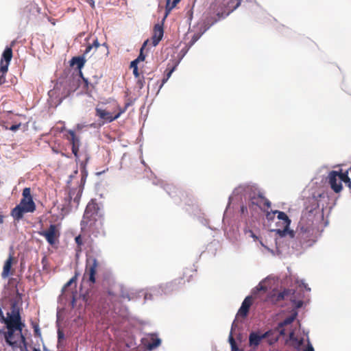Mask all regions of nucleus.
<instances>
[{
  "label": "nucleus",
  "mask_w": 351,
  "mask_h": 351,
  "mask_svg": "<svg viewBox=\"0 0 351 351\" xmlns=\"http://www.w3.org/2000/svg\"><path fill=\"white\" fill-rule=\"evenodd\" d=\"M67 133L68 136H66V138L71 145L72 153L74 156L77 158L79 157L78 152L81 145L80 137L76 136L73 130H69L67 131Z\"/></svg>",
  "instance_id": "12"
},
{
  "label": "nucleus",
  "mask_w": 351,
  "mask_h": 351,
  "mask_svg": "<svg viewBox=\"0 0 351 351\" xmlns=\"http://www.w3.org/2000/svg\"><path fill=\"white\" fill-rule=\"evenodd\" d=\"M70 296L72 298L71 304H72V306L73 307L75 306V294H74L73 291L71 292Z\"/></svg>",
  "instance_id": "37"
},
{
  "label": "nucleus",
  "mask_w": 351,
  "mask_h": 351,
  "mask_svg": "<svg viewBox=\"0 0 351 351\" xmlns=\"http://www.w3.org/2000/svg\"><path fill=\"white\" fill-rule=\"evenodd\" d=\"M241 0H237V3L235 5H233L232 0H230L228 1H226V0H223L221 3L220 2V0H215V2L212 5L215 6L216 5L219 4L221 10H223L224 8H228V12H219L217 13V16H219V18H224L227 16L230 12L237 9L241 5Z\"/></svg>",
  "instance_id": "9"
},
{
  "label": "nucleus",
  "mask_w": 351,
  "mask_h": 351,
  "mask_svg": "<svg viewBox=\"0 0 351 351\" xmlns=\"http://www.w3.org/2000/svg\"><path fill=\"white\" fill-rule=\"evenodd\" d=\"M22 196L20 203L11 210L12 217L16 221L22 219L25 213H33L36 210V204L31 194V189L25 188L23 190Z\"/></svg>",
  "instance_id": "3"
},
{
  "label": "nucleus",
  "mask_w": 351,
  "mask_h": 351,
  "mask_svg": "<svg viewBox=\"0 0 351 351\" xmlns=\"http://www.w3.org/2000/svg\"><path fill=\"white\" fill-rule=\"evenodd\" d=\"M161 344V339L155 334L150 335L149 339L146 345L147 349L152 351L158 348Z\"/></svg>",
  "instance_id": "21"
},
{
  "label": "nucleus",
  "mask_w": 351,
  "mask_h": 351,
  "mask_svg": "<svg viewBox=\"0 0 351 351\" xmlns=\"http://www.w3.org/2000/svg\"><path fill=\"white\" fill-rule=\"evenodd\" d=\"M172 72H173V69H172V70H171V71H169L168 72V73L167 74V77H166V78H164V79L162 80V83H161V84H160V88L164 85V84H165V83L168 80V79L170 77V76H171V75Z\"/></svg>",
  "instance_id": "36"
},
{
  "label": "nucleus",
  "mask_w": 351,
  "mask_h": 351,
  "mask_svg": "<svg viewBox=\"0 0 351 351\" xmlns=\"http://www.w3.org/2000/svg\"><path fill=\"white\" fill-rule=\"evenodd\" d=\"M174 284H176V282H171L170 285H171V286H173Z\"/></svg>",
  "instance_id": "55"
},
{
  "label": "nucleus",
  "mask_w": 351,
  "mask_h": 351,
  "mask_svg": "<svg viewBox=\"0 0 351 351\" xmlns=\"http://www.w3.org/2000/svg\"><path fill=\"white\" fill-rule=\"evenodd\" d=\"M164 34V29L162 25L156 24L153 29V35L152 36V43L154 47L158 45L162 40Z\"/></svg>",
  "instance_id": "16"
},
{
  "label": "nucleus",
  "mask_w": 351,
  "mask_h": 351,
  "mask_svg": "<svg viewBox=\"0 0 351 351\" xmlns=\"http://www.w3.org/2000/svg\"><path fill=\"white\" fill-rule=\"evenodd\" d=\"M348 173L349 171L348 170L345 172H342L341 171L338 172V178L341 182V181L344 183L350 182V178L348 177Z\"/></svg>",
  "instance_id": "25"
},
{
  "label": "nucleus",
  "mask_w": 351,
  "mask_h": 351,
  "mask_svg": "<svg viewBox=\"0 0 351 351\" xmlns=\"http://www.w3.org/2000/svg\"><path fill=\"white\" fill-rule=\"evenodd\" d=\"M100 47H102L104 48V56H108L109 54V48H108V44L106 43H104L102 45H101L99 43L97 38H95L93 40L92 44H88L86 47V49L83 53V56L86 58V56H88V54L90 53V51L92 50H94V52H95Z\"/></svg>",
  "instance_id": "13"
},
{
  "label": "nucleus",
  "mask_w": 351,
  "mask_h": 351,
  "mask_svg": "<svg viewBox=\"0 0 351 351\" xmlns=\"http://www.w3.org/2000/svg\"><path fill=\"white\" fill-rule=\"evenodd\" d=\"M149 40H147L144 42L141 49V53L140 55L138 56V58L136 59H135V60H137V62L138 63L140 61H143L145 60V56L143 54V48L147 45V44L149 43Z\"/></svg>",
  "instance_id": "31"
},
{
  "label": "nucleus",
  "mask_w": 351,
  "mask_h": 351,
  "mask_svg": "<svg viewBox=\"0 0 351 351\" xmlns=\"http://www.w3.org/2000/svg\"><path fill=\"white\" fill-rule=\"evenodd\" d=\"M304 351H314V348L313 346L308 343L306 348L304 350Z\"/></svg>",
  "instance_id": "38"
},
{
  "label": "nucleus",
  "mask_w": 351,
  "mask_h": 351,
  "mask_svg": "<svg viewBox=\"0 0 351 351\" xmlns=\"http://www.w3.org/2000/svg\"><path fill=\"white\" fill-rule=\"evenodd\" d=\"M78 274L75 273V276L72 277L63 287L62 291V292H66V289L71 286L72 283H74L76 282Z\"/></svg>",
  "instance_id": "28"
},
{
  "label": "nucleus",
  "mask_w": 351,
  "mask_h": 351,
  "mask_svg": "<svg viewBox=\"0 0 351 351\" xmlns=\"http://www.w3.org/2000/svg\"><path fill=\"white\" fill-rule=\"evenodd\" d=\"M32 326H33L34 331V335L36 337H40L41 332H40V330L39 328V326L37 324L32 323Z\"/></svg>",
  "instance_id": "33"
},
{
  "label": "nucleus",
  "mask_w": 351,
  "mask_h": 351,
  "mask_svg": "<svg viewBox=\"0 0 351 351\" xmlns=\"http://www.w3.org/2000/svg\"><path fill=\"white\" fill-rule=\"evenodd\" d=\"M257 206L261 210L266 211L271 208V204L262 193H258L250 197L249 206Z\"/></svg>",
  "instance_id": "8"
},
{
  "label": "nucleus",
  "mask_w": 351,
  "mask_h": 351,
  "mask_svg": "<svg viewBox=\"0 0 351 351\" xmlns=\"http://www.w3.org/2000/svg\"><path fill=\"white\" fill-rule=\"evenodd\" d=\"M12 58V49L11 47H6L3 52L0 61V72L3 74L7 73L8 66Z\"/></svg>",
  "instance_id": "11"
},
{
  "label": "nucleus",
  "mask_w": 351,
  "mask_h": 351,
  "mask_svg": "<svg viewBox=\"0 0 351 351\" xmlns=\"http://www.w3.org/2000/svg\"><path fill=\"white\" fill-rule=\"evenodd\" d=\"M181 0H166L165 16H167L171 11L176 6Z\"/></svg>",
  "instance_id": "24"
},
{
  "label": "nucleus",
  "mask_w": 351,
  "mask_h": 351,
  "mask_svg": "<svg viewBox=\"0 0 351 351\" xmlns=\"http://www.w3.org/2000/svg\"><path fill=\"white\" fill-rule=\"evenodd\" d=\"M34 351H40L39 349L34 348Z\"/></svg>",
  "instance_id": "56"
},
{
  "label": "nucleus",
  "mask_w": 351,
  "mask_h": 351,
  "mask_svg": "<svg viewBox=\"0 0 351 351\" xmlns=\"http://www.w3.org/2000/svg\"><path fill=\"white\" fill-rule=\"evenodd\" d=\"M290 292V290L285 289L282 292H280L276 295V302H279L285 299V296L287 295Z\"/></svg>",
  "instance_id": "29"
},
{
  "label": "nucleus",
  "mask_w": 351,
  "mask_h": 351,
  "mask_svg": "<svg viewBox=\"0 0 351 351\" xmlns=\"http://www.w3.org/2000/svg\"><path fill=\"white\" fill-rule=\"evenodd\" d=\"M241 210L242 213H244L245 212H247V207L245 206H241Z\"/></svg>",
  "instance_id": "45"
},
{
  "label": "nucleus",
  "mask_w": 351,
  "mask_h": 351,
  "mask_svg": "<svg viewBox=\"0 0 351 351\" xmlns=\"http://www.w3.org/2000/svg\"><path fill=\"white\" fill-rule=\"evenodd\" d=\"M0 317L2 319V321L3 320V318H5L4 315H3V311L1 310V308H0Z\"/></svg>",
  "instance_id": "46"
},
{
  "label": "nucleus",
  "mask_w": 351,
  "mask_h": 351,
  "mask_svg": "<svg viewBox=\"0 0 351 351\" xmlns=\"http://www.w3.org/2000/svg\"><path fill=\"white\" fill-rule=\"evenodd\" d=\"M137 84H138V85L139 88H143V86L144 80H141V79H139V80H138V82H137Z\"/></svg>",
  "instance_id": "44"
},
{
  "label": "nucleus",
  "mask_w": 351,
  "mask_h": 351,
  "mask_svg": "<svg viewBox=\"0 0 351 351\" xmlns=\"http://www.w3.org/2000/svg\"><path fill=\"white\" fill-rule=\"evenodd\" d=\"M5 74H3L1 75H0V85L4 84L5 82Z\"/></svg>",
  "instance_id": "42"
},
{
  "label": "nucleus",
  "mask_w": 351,
  "mask_h": 351,
  "mask_svg": "<svg viewBox=\"0 0 351 351\" xmlns=\"http://www.w3.org/2000/svg\"><path fill=\"white\" fill-rule=\"evenodd\" d=\"M21 125V124L19 123V124L12 125L10 127H8L7 125H2V127L4 128L5 130L16 131L20 128Z\"/></svg>",
  "instance_id": "34"
},
{
  "label": "nucleus",
  "mask_w": 351,
  "mask_h": 351,
  "mask_svg": "<svg viewBox=\"0 0 351 351\" xmlns=\"http://www.w3.org/2000/svg\"><path fill=\"white\" fill-rule=\"evenodd\" d=\"M99 207L95 199H91L87 204L83 219L81 221L82 229L87 230L92 234H105L103 221L99 214Z\"/></svg>",
  "instance_id": "2"
},
{
  "label": "nucleus",
  "mask_w": 351,
  "mask_h": 351,
  "mask_svg": "<svg viewBox=\"0 0 351 351\" xmlns=\"http://www.w3.org/2000/svg\"><path fill=\"white\" fill-rule=\"evenodd\" d=\"M99 267V262L95 257H90L86 259L85 271L83 275V280L92 287L96 282L97 269Z\"/></svg>",
  "instance_id": "6"
},
{
  "label": "nucleus",
  "mask_w": 351,
  "mask_h": 351,
  "mask_svg": "<svg viewBox=\"0 0 351 351\" xmlns=\"http://www.w3.org/2000/svg\"><path fill=\"white\" fill-rule=\"evenodd\" d=\"M3 322L6 328H14L17 330H23L25 324L21 321L19 308L15 303L11 306V311L7 313V317L3 318Z\"/></svg>",
  "instance_id": "5"
},
{
  "label": "nucleus",
  "mask_w": 351,
  "mask_h": 351,
  "mask_svg": "<svg viewBox=\"0 0 351 351\" xmlns=\"http://www.w3.org/2000/svg\"><path fill=\"white\" fill-rule=\"evenodd\" d=\"M122 296H123V298H128V300H130V298L128 295L125 296V295H123Z\"/></svg>",
  "instance_id": "53"
},
{
  "label": "nucleus",
  "mask_w": 351,
  "mask_h": 351,
  "mask_svg": "<svg viewBox=\"0 0 351 351\" xmlns=\"http://www.w3.org/2000/svg\"><path fill=\"white\" fill-rule=\"evenodd\" d=\"M302 304V302L300 301L298 304V307H300Z\"/></svg>",
  "instance_id": "52"
},
{
  "label": "nucleus",
  "mask_w": 351,
  "mask_h": 351,
  "mask_svg": "<svg viewBox=\"0 0 351 351\" xmlns=\"http://www.w3.org/2000/svg\"><path fill=\"white\" fill-rule=\"evenodd\" d=\"M84 81L85 82V84H86V87L88 88V80L84 78Z\"/></svg>",
  "instance_id": "49"
},
{
  "label": "nucleus",
  "mask_w": 351,
  "mask_h": 351,
  "mask_svg": "<svg viewBox=\"0 0 351 351\" xmlns=\"http://www.w3.org/2000/svg\"><path fill=\"white\" fill-rule=\"evenodd\" d=\"M42 269L46 273H49L50 271V265L49 260L46 256H44L41 260Z\"/></svg>",
  "instance_id": "26"
},
{
  "label": "nucleus",
  "mask_w": 351,
  "mask_h": 351,
  "mask_svg": "<svg viewBox=\"0 0 351 351\" xmlns=\"http://www.w3.org/2000/svg\"><path fill=\"white\" fill-rule=\"evenodd\" d=\"M252 304V297L247 296L246 297L241 304V306L240 307L238 314L242 317H245L249 312L250 308Z\"/></svg>",
  "instance_id": "17"
},
{
  "label": "nucleus",
  "mask_w": 351,
  "mask_h": 351,
  "mask_svg": "<svg viewBox=\"0 0 351 351\" xmlns=\"http://www.w3.org/2000/svg\"><path fill=\"white\" fill-rule=\"evenodd\" d=\"M130 105H131V102L128 101V102L125 103V106L123 108H121V107L118 106L119 112L117 114H116L114 116V119H117L121 116V114H122L123 113H124L126 111V110Z\"/></svg>",
  "instance_id": "27"
},
{
  "label": "nucleus",
  "mask_w": 351,
  "mask_h": 351,
  "mask_svg": "<svg viewBox=\"0 0 351 351\" xmlns=\"http://www.w3.org/2000/svg\"><path fill=\"white\" fill-rule=\"evenodd\" d=\"M276 212L278 214V219H279L278 223H281L283 228L282 230H278V234L280 236H284L285 235L286 232H288L291 238H294V232L293 230H289L291 220L287 216V215L282 211L276 210Z\"/></svg>",
  "instance_id": "7"
},
{
  "label": "nucleus",
  "mask_w": 351,
  "mask_h": 351,
  "mask_svg": "<svg viewBox=\"0 0 351 351\" xmlns=\"http://www.w3.org/2000/svg\"><path fill=\"white\" fill-rule=\"evenodd\" d=\"M83 189V185H80L75 189H71L69 193L70 199H73L75 203L78 204L82 197Z\"/></svg>",
  "instance_id": "18"
},
{
  "label": "nucleus",
  "mask_w": 351,
  "mask_h": 351,
  "mask_svg": "<svg viewBox=\"0 0 351 351\" xmlns=\"http://www.w3.org/2000/svg\"><path fill=\"white\" fill-rule=\"evenodd\" d=\"M306 211L303 214L295 232V239L299 245L302 247L312 246L316 241L319 228L317 223L319 221V210L317 199H312V206L306 208Z\"/></svg>",
  "instance_id": "1"
},
{
  "label": "nucleus",
  "mask_w": 351,
  "mask_h": 351,
  "mask_svg": "<svg viewBox=\"0 0 351 351\" xmlns=\"http://www.w3.org/2000/svg\"><path fill=\"white\" fill-rule=\"evenodd\" d=\"M297 313H294L290 316L286 317L282 322H280L278 325V330L280 335H285V330L284 326L291 324L296 318Z\"/></svg>",
  "instance_id": "19"
},
{
  "label": "nucleus",
  "mask_w": 351,
  "mask_h": 351,
  "mask_svg": "<svg viewBox=\"0 0 351 351\" xmlns=\"http://www.w3.org/2000/svg\"><path fill=\"white\" fill-rule=\"evenodd\" d=\"M86 1L91 6L92 8H95V1L93 0H86Z\"/></svg>",
  "instance_id": "43"
},
{
  "label": "nucleus",
  "mask_w": 351,
  "mask_h": 351,
  "mask_svg": "<svg viewBox=\"0 0 351 351\" xmlns=\"http://www.w3.org/2000/svg\"><path fill=\"white\" fill-rule=\"evenodd\" d=\"M22 331L14 328H7V331L0 330V337L3 338L5 342L12 348L21 347V343L26 348V339Z\"/></svg>",
  "instance_id": "4"
},
{
  "label": "nucleus",
  "mask_w": 351,
  "mask_h": 351,
  "mask_svg": "<svg viewBox=\"0 0 351 351\" xmlns=\"http://www.w3.org/2000/svg\"><path fill=\"white\" fill-rule=\"evenodd\" d=\"M133 74L135 76V77H140V74L138 73V68H134V69L133 70Z\"/></svg>",
  "instance_id": "41"
},
{
  "label": "nucleus",
  "mask_w": 351,
  "mask_h": 351,
  "mask_svg": "<svg viewBox=\"0 0 351 351\" xmlns=\"http://www.w3.org/2000/svg\"><path fill=\"white\" fill-rule=\"evenodd\" d=\"M137 64H138L137 60H133V61H132V62H131V63H130V67H131V68H132V69H133V70H134V68H138V66H137Z\"/></svg>",
  "instance_id": "39"
},
{
  "label": "nucleus",
  "mask_w": 351,
  "mask_h": 351,
  "mask_svg": "<svg viewBox=\"0 0 351 351\" xmlns=\"http://www.w3.org/2000/svg\"><path fill=\"white\" fill-rule=\"evenodd\" d=\"M197 39H198L197 36H193L192 38L193 43H195V41H197Z\"/></svg>",
  "instance_id": "47"
},
{
  "label": "nucleus",
  "mask_w": 351,
  "mask_h": 351,
  "mask_svg": "<svg viewBox=\"0 0 351 351\" xmlns=\"http://www.w3.org/2000/svg\"><path fill=\"white\" fill-rule=\"evenodd\" d=\"M86 62V58L82 55V56H75L73 57L71 60V65L75 66L76 65L78 69H81Z\"/></svg>",
  "instance_id": "22"
},
{
  "label": "nucleus",
  "mask_w": 351,
  "mask_h": 351,
  "mask_svg": "<svg viewBox=\"0 0 351 351\" xmlns=\"http://www.w3.org/2000/svg\"><path fill=\"white\" fill-rule=\"evenodd\" d=\"M329 184L331 189L335 193H339L342 190V184L340 181H338V172L332 171L328 175Z\"/></svg>",
  "instance_id": "14"
},
{
  "label": "nucleus",
  "mask_w": 351,
  "mask_h": 351,
  "mask_svg": "<svg viewBox=\"0 0 351 351\" xmlns=\"http://www.w3.org/2000/svg\"><path fill=\"white\" fill-rule=\"evenodd\" d=\"M58 338L59 341L64 338V333L60 330L58 332Z\"/></svg>",
  "instance_id": "40"
},
{
  "label": "nucleus",
  "mask_w": 351,
  "mask_h": 351,
  "mask_svg": "<svg viewBox=\"0 0 351 351\" xmlns=\"http://www.w3.org/2000/svg\"><path fill=\"white\" fill-rule=\"evenodd\" d=\"M263 337V336L259 335L258 334H257L256 332L250 333V337H249V341H250V346H258L260 343Z\"/></svg>",
  "instance_id": "23"
},
{
  "label": "nucleus",
  "mask_w": 351,
  "mask_h": 351,
  "mask_svg": "<svg viewBox=\"0 0 351 351\" xmlns=\"http://www.w3.org/2000/svg\"><path fill=\"white\" fill-rule=\"evenodd\" d=\"M3 222V217L0 215V223H2Z\"/></svg>",
  "instance_id": "48"
},
{
  "label": "nucleus",
  "mask_w": 351,
  "mask_h": 351,
  "mask_svg": "<svg viewBox=\"0 0 351 351\" xmlns=\"http://www.w3.org/2000/svg\"><path fill=\"white\" fill-rule=\"evenodd\" d=\"M95 112L96 116L99 117L101 119H103L107 122L110 123L116 120V119H114V116H112V113L106 111V110L99 108H96Z\"/></svg>",
  "instance_id": "20"
},
{
  "label": "nucleus",
  "mask_w": 351,
  "mask_h": 351,
  "mask_svg": "<svg viewBox=\"0 0 351 351\" xmlns=\"http://www.w3.org/2000/svg\"><path fill=\"white\" fill-rule=\"evenodd\" d=\"M324 193H322V194H319V197H324Z\"/></svg>",
  "instance_id": "54"
},
{
  "label": "nucleus",
  "mask_w": 351,
  "mask_h": 351,
  "mask_svg": "<svg viewBox=\"0 0 351 351\" xmlns=\"http://www.w3.org/2000/svg\"><path fill=\"white\" fill-rule=\"evenodd\" d=\"M53 151L56 153H58L57 150H55L54 149H53Z\"/></svg>",
  "instance_id": "57"
},
{
  "label": "nucleus",
  "mask_w": 351,
  "mask_h": 351,
  "mask_svg": "<svg viewBox=\"0 0 351 351\" xmlns=\"http://www.w3.org/2000/svg\"><path fill=\"white\" fill-rule=\"evenodd\" d=\"M75 243L77 244V251L80 252L82 250V245H83V241L81 235H78L75 238Z\"/></svg>",
  "instance_id": "32"
},
{
  "label": "nucleus",
  "mask_w": 351,
  "mask_h": 351,
  "mask_svg": "<svg viewBox=\"0 0 351 351\" xmlns=\"http://www.w3.org/2000/svg\"><path fill=\"white\" fill-rule=\"evenodd\" d=\"M14 258L12 254H10L8 258L5 261L3 271L1 273V277L3 279L7 278L8 276L13 274L14 270L12 269V266L14 263Z\"/></svg>",
  "instance_id": "15"
},
{
  "label": "nucleus",
  "mask_w": 351,
  "mask_h": 351,
  "mask_svg": "<svg viewBox=\"0 0 351 351\" xmlns=\"http://www.w3.org/2000/svg\"><path fill=\"white\" fill-rule=\"evenodd\" d=\"M259 289H260V290H264V291H265V289H265V287H263V286L261 285V286H260Z\"/></svg>",
  "instance_id": "50"
},
{
  "label": "nucleus",
  "mask_w": 351,
  "mask_h": 351,
  "mask_svg": "<svg viewBox=\"0 0 351 351\" xmlns=\"http://www.w3.org/2000/svg\"><path fill=\"white\" fill-rule=\"evenodd\" d=\"M228 340H229V342H230V344L231 346L232 351L238 350V348H237L236 341H235V340H234V339L233 337L232 331V330H231L230 334L229 335Z\"/></svg>",
  "instance_id": "30"
},
{
  "label": "nucleus",
  "mask_w": 351,
  "mask_h": 351,
  "mask_svg": "<svg viewBox=\"0 0 351 351\" xmlns=\"http://www.w3.org/2000/svg\"><path fill=\"white\" fill-rule=\"evenodd\" d=\"M348 187L351 188V180H350V182H347L346 183Z\"/></svg>",
  "instance_id": "51"
},
{
  "label": "nucleus",
  "mask_w": 351,
  "mask_h": 351,
  "mask_svg": "<svg viewBox=\"0 0 351 351\" xmlns=\"http://www.w3.org/2000/svg\"><path fill=\"white\" fill-rule=\"evenodd\" d=\"M39 234L44 237L51 245H54L60 237L59 230L55 224H51L47 230L41 231Z\"/></svg>",
  "instance_id": "10"
},
{
  "label": "nucleus",
  "mask_w": 351,
  "mask_h": 351,
  "mask_svg": "<svg viewBox=\"0 0 351 351\" xmlns=\"http://www.w3.org/2000/svg\"><path fill=\"white\" fill-rule=\"evenodd\" d=\"M277 212L276 210H274V211H271V212H269V211H267V213H266V218L268 219V220H271L273 219L275 214H276Z\"/></svg>",
  "instance_id": "35"
}]
</instances>
